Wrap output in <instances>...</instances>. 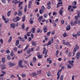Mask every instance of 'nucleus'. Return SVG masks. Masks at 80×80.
Listing matches in <instances>:
<instances>
[{"instance_id": "nucleus-26", "label": "nucleus", "mask_w": 80, "mask_h": 80, "mask_svg": "<svg viewBox=\"0 0 80 80\" xmlns=\"http://www.w3.org/2000/svg\"><path fill=\"white\" fill-rule=\"evenodd\" d=\"M58 53H59V52H58V50H57L56 51V53H55V55L56 57H58Z\"/></svg>"}, {"instance_id": "nucleus-36", "label": "nucleus", "mask_w": 80, "mask_h": 80, "mask_svg": "<svg viewBox=\"0 0 80 80\" xmlns=\"http://www.w3.org/2000/svg\"><path fill=\"white\" fill-rule=\"evenodd\" d=\"M37 32V33H40V32H42V30H40V29L39 28H38V29Z\"/></svg>"}, {"instance_id": "nucleus-63", "label": "nucleus", "mask_w": 80, "mask_h": 80, "mask_svg": "<svg viewBox=\"0 0 80 80\" xmlns=\"http://www.w3.org/2000/svg\"><path fill=\"white\" fill-rule=\"evenodd\" d=\"M58 19L57 18L55 20V22L56 23H58Z\"/></svg>"}, {"instance_id": "nucleus-53", "label": "nucleus", "mask_w": 80, "mask_h": 80, "mask_svg": "<svg viewBox=\"0 0 80 80\" xmlns=\"http://www.w3.org/2000/svg\"><path fill=\"white\" fill-rule=\"evenodd\" d=\"M36 75H37V74H36V73L35 72L32 73V76H33V77H35V76H36Z\"/></svg>"}, {"instance_id": "nucleus-28", "label": "nucleus", "mask_w": 80, "mask_h": 80, "mask_svg": "<svg viewBox=\"0 0 80 80\" xmlns=\"http://www.w3.org/2000/svg\"><path fill=\"white\" fill-rule=\"evenodd\" d=\"M72 5L73 6H75L77 5V2L76 1H74L72 2Z\"/></svg>"}, {"instance_id": "nucleus-35", "label": "nucleus", "mask_w": 80, "mask_h": 80, "mask_svg": "<svg viewBox=\"0 0 80 80\" xmlns=\"http://www.w3.org/2000/svg\"><path fill=\"white\" fill-rule=\"evenodd\" d=\"M8 64H9V66H10V67H12V66H13V64H12V62H9Z\"/></svg>"}, {"instance_id": "nucleus-62", "label": "nucleus", "mask_w": 80, "mask_h": 80, "mask_svg": "<svg viewBox=\"0 0 80 80\" xmlns=\"http://www.w3.org/2000/svg\"><path fill=\"white\" fill-rule=\"evenodd\" d=\"M6 52L7 53H10V50L9 49H8L6 51Z\"/></svg>"}, {"instance_id": "nucleus-57", "label": "nucleus", "mask_w": 80, "mask_h": 80, "mask_svg": "<svg viewBox=\"0 0 80 80\" xmlns=\"http://www.w3.org/2000/svg\"><path fill=\"white\" fill-rule=\"evenodd\" d=\"M22 29H24V28H25V25L24 24H23L22 26Z\"/></svg>"}, {"instance_id": "nucleus-39", "label": "nucleus", "mask_w": 80, "mask_h": 80, "mask_svg": "<svg viewBox=\"0 0 80 80\" xmlns=\"http://www.w3.org/2000/svg\"><path fill=\"white\" fill-rule=\"evenodd\" d=\"M11 56L12 57L14 56V53L13 51H11Z\"/></svg>"}, {"instance_id": "nucleus-33", "label": "nucleus", "mask_w": 80, "mask_h": 80, "mask_svg": "<svg viewBox=\"0 0 80 80\" xmlns=\"http://www.w3.org/2000/svg\"><path fill=\"white\" fill-rule=\"evenodd\" d=\"M44 12V11H43L42 10V9H40L39 10V13L40 14H42V13H43Z\"/></svg>"}, {"instance_id": "nucleus-30", "label": "nucleus", "mask_w": 80, "mask_h": 80, "mask_svg": "<svg viewBox=\"0 0 80 80\" xmlns=\"http://www.w3.org/2000/svg\"><path fill=\"white\" fill-rule=\"evenodd\" d=\"M72 35L73 37H75V38H77V34H73Z\"/></svg>"}, {"instance_id": "nucleus-40", "label": "nucleus", "mask_w": 80, "mask_h": 80, "mask_svg": "<svg viewBox=\"0 0 80 80\" xmlns=\"http://www.w3.org/2000/svg\"><path fill=\"white\" fill-rule=\"evenodd\" d=\"M63 75L61 76L59 79L60 80H63Z\"/></svg>"}, {"instance_id": "nucleus-34", "label": "nucleus", "mask_w": 80, "mask_h": 80, "mask_svg": "<svg viewBox=\"0 0 80 80\" xmlns=\"http://www.w3.org/2000/svg\"><path fill=\"white\" fill-rule=\"evenodd\" d=\"M22 18V22H25V15H24Z\"/></svg>"}, {"instance_id": "nucleus-4", "label": "nucleus", "mask_w": 80, "mask_h": 80, "mask_svg": "<svg viewBox=\"0 0 80 80\" xmlns=\"http://www.w3.org/2000/svg\"><path fill=\"white\" fill-rule=\"evenodd\" d=\"M45 53V55L44 56V57H47L48 55H47V53H48V51L47 50H46V49H45V48L44 47L43 48V50L42 52V53L44 54Z\"/></svg>"}, {"instance_id": "nucleus-24", "label": "nucleus", "mask_w": 80, "mask_h": 80, "mask_svg": "<svg viewBox=\"0 0 80 80\" xmlns=\"http://www.w3.org/2000/svg\"><path fill=\"white\" fill-rule=\"evenodd\" d=\"M43 19V17L42 16H40L38 18V20H39V21H41V20H42Z\"/></svg>"}, {"instance_id": "nucleus-27", "label": "nucleus", "mask_w": 80, "mask_h": 80, "mask_svg": "<svg viewBox=\"0 0 80 80\" xmlns=\"http://www.w3.org/2000/svg\"><path fill=\"white\" fill-rule=\"evenodd\" d=\"M12 37L11 36L9 38L8 40V42L10 43V42H11V41H12Z\"/></svg>"}, {"instance_id": "nucleus-61", "label": "nucleus", "mask_w": 80, "mask_h": 80, "mask_svg": "<svg viewBox=\"0 0 80 80\" xmlns=\"http://www.w3.org/2000/svg\"><path fill=\"white\" fill-rule=\"evenodd\" d=\"M61 22L62 24H64V20H62L61 21Z\"/></svg>"}, {"instance_id": "nucleus-9", "label": "nucleus", "mask_w": 80, "mask_h": 80, "mask_svg": "<svg viewBox=\"0 0 80 80\" xmlns=\"http://www.w3.org/2000/svg\"><path fill=\"white\" fill-rule=\"evenodd\" d=\"M80 57V52H78L76 54V57L78 60H79Z\"/></svg>"}, {"instance_id": "nucleus-16", "label": "nucleus", "mask_w": 80, "mask_h": 80, "mask_svg": "<svg viewBox=\"0 0 80 80\" xmlns=\"http://www.w3.org/2000/svg\"><path fill=\"white\" fill-rule=\"evenodd\" d=\"M6 68V66H5V65L4 64L2 65L1 67V69L2 70H4V69H5Z\"/></svg>"}, {"instance_id": "nucleus-5", "label": "nucleus", "mask_w": 80, "mask_h": 80, "mask_svg": "<svg viewBox=\"0 0 80 80\" xmlns=\"http://www.w3.org/2000/svg\"><path fill=\"white\" fill-rule=\"evenodd\" d=\"M22 62H23V61H22V60H20L18 62V65L19 67H21V68H23L24 66L22 65Z\"/></svg>"}, {"instance_id": "nucleus-51", "label": "nucleus", "mask_w": 80, "mask_h": 80, "mask_svg": "<svg viewBox=\"0 0 80 80\" xmlns=\"http://www.w3.org/2000/svg\"><path fill=\"white\" fill-rule=\"evenodd\" d=\"M50 33H51V32L50 31H49L47 33V36H49V35H50Z\"/></svg>"}, {"instance_id": "nucleus-48", "label": "nucleus", "mask_w": 80, "mask_h": 80, "mask_svg": "<svg viewBox=\"0 0 80 80\" xmlns=\"http://www.w3.org/2000/svg\"><path fill=\"white\" fill-rule=\"evenodd\" d=\"M22 78H25L26 77V75L25 74H22Z\"/></svg>"}, {"instance_id": "nucleus-64", "label": "nucleus", "mask_w": 80, "mask_h": 80, "mask_svg": "<svg viewBox=\"0 0 80 80\" xmlns=\"http://www.w3.org/2000/svg\"><path fill=\"white\" fill-rule=\"evenodd\" d=\"M35 3H36L37 5H39V2L36 1Z\"/></svg>"}, {"instance_id": "nucleus-25", "label": "nucleus", "mask_w": 80, "mask_h": 80, "mask_svg": "<svg viewBox=\"0 0 80 80\" xmlns=\"http://www.w3.org/2000/svg\"><path fill=\"white\" fill-rule=\"evenodd\" d=\"M46 74L49 77H50V76H52V74H51L50 72H47Z\"/></svg>"}, {"instance_id": "nucleus-38", "label": "nucleus", "mask_w": 80, "mask_h": 80, "mask_svg": "<svg viewBox=\"0 0 80 80\" xmlns=\"http://www.w3.org/2000/svg\"><path fill=\"white\" fill-rule=\"evenodd\" d=\"M48 14H47V13H45L44 15V18H47V17H48Z\"/></svg>"}, {"instance_id": "nucleus-13", "label": "nucleus", "mask_w": 80, "mask_h": 80, "mask_svg": "<svg viewBox=\"0 0 80 80\" xmlns=\"http://www.w3.org/2000/svg\"><path fill=\"white\" fill-rule=\"evenodd\" d=\"M16 25V24L13 23L11 24V26L13 28H15Z\"/></svg>"}, {"instance_id": "nucleus-50", "label": "nucleus", "mask_w": 80, "mask_h": 80, "mask_svg": "<svg viewBox=\"0 0 80 80\" xmlns=\"http://www.w3.org/2000/svg\"><path fill=\"white\" fill-rule=\"evenodd\" d=\"M13 21L14 22H17V19L16 18H15L13 19Z\"/></svg>"}, {"instance_id": "nucleus-10", "label": "nucleus", "mask_w": 80, "mask_h": 80, "mask_svg": "<svg viewBox=\"0 0 80 80\" xmlns=\"http://www.w3.org/2000/svg\"><path fill=\"white\" fill-rule=\"evenodd\" d=\"M68 63H69L72 66H73V63H74V61L73 60H72V61H70V60H69L68 61Z\"/></svg>"}, {"instance_id": "nucleus-17", "label": "nucleus", "mask_w": 80, "mask_h": 80, "mask_svg": "<svg viewBox=\"0 0 80 80\" xmlns=\"http://www.w3.org/2000/svg\"><path fill=\"white\" fill-rule=\"evenodd\" d=\"M32 45L34 46H35V45H37V42H36L35 41H32Z\"/></svg>"}, {"instance_id": "nucleus-32", "label": "nucleus", "mask_w": 80, "mask_h": 80, "mask_svg": "<svg viewBox=\"0 0 80 80\" xmlns=\"http://www.w3.org/2000/svg\"><path fill=\"white\" fill-rule=\"evenodd\" d=\"M49 22H50V23H54V20H53L52 21V19H50L49 20Z\"/></svg>"}, {"instance_id": "nucleus-56", "label": "nucleus", "mask_w": 80, "mask_h": 80, "mask_svg": "<svg viewBox=\"0 0 80 80\" xmlns=\"http://www.w3.org/2000/svg\"><path fill=\"white\" fill-rule=\"evenodd\" d=\"M72 80H75V76L73 75L72 77Z\"/></svg>"}, {"instance_id": "nucleus-12", "label": "nucleus", "mask_w": 80, "mask_h": 80, "mask_svg": "<svg viewBox=\"0 0 80 80\" xmlns=\"http://www.w3.org/2000/svg\"><path fill=\"white\" fill-rule=\"evenodd\" d=\"M43 29L44 30V33H46L47 32V26H45L44 27V28H43Z\"/></svg>"}, {"instance_id": "nucleus-29", "label": "nucleus", "mask_w": 80, "mask_h": 80, "mask_svg": "<svg viewBox=\"0 0 80 80\" xmlns=\"http://www.w3.org/2000/svg\"><path fill=\"white\" fill-rule=\"evenodd\" d=\"M59 14L61 15H62V13H63V10L62 9H61L60 10L59 12Z\"/></svg>"}, {"instance_id": "nucleus-1", "label": "nucleus", "mask_w": 80, "mask_h": 80, "mask_svg": "<svg viewBox=\"0 0 80 80\" xmlns=\"http://www.w3.org/2000/svg\"><path fill=\"white\" fill-rule=\"evenodd\" d=\"M53 38H52L48 42V44L46 45L45 44L44 45H43V47H46V46H49V45H50L51 44L53 43Z\"/></svg>"}, {"instance_id": "nucleus-8", "label": "nucleus", "mask_w": 80, "mask_h": 80, "mask_svg": "<svg viewBox=\"0 0 80 80\" xmlns=\"http://www.w3.org/2000/svg\"><path fill=\"white\" fill-rule=\"evenodd\" d=\"M18 13L17 14V15L18 16H22V11L20 10L19 9H18Z\"/></svg>"}, {"instance_id": "nucleus-54", "label": "nucleus", "mask_w": 80, "mask_h": 80, "mask_svg": "<svg viewBox=\"0 0 80 80\" xmlns=\"http://www.w3.org/2000/svg\"><path fill=\"white\" fill-rule=\"evenodd\" d=\"M2 19H3L4 20H6V18H5V16H4V15H3L2 16Z\"/></svg>"}, {"instance_id": "nucleus-31", "label": "nucleus", "mask_w": 80, "mask_h": 80, "mask_svg": "<svg viewBox=\"0 0 80 80\" xmlns=\"http://www.w3.org/2000/svg\"><path fill=\"white\" fill-rule=\"evenodd\" d=\"M62 36L63 37H67V33H65L63 34Z\"/></svg>"}, {"instance_id": "nucleus-2", "label": "nucleus", "mask_w": 80, "mask_h": 80, "mask_svg": "<svg viewBox=\"0 0 80 80\" xmlns=\"http://www.w3.org/2000/svg\"><path fill=\"white\" fill-rule=\"evenodd\" d=\"M77 50H79V47L78 45H76L75 47L74 48L73 56H74V55H75V52H77Z\"/></svg>"}, {"instance_id": "nucleus-52", "label": "nucleus", "mask_w": 80, "mask_h": 80, "mask_svg": "<svg viewBox=\"0 0 80 80\" xmlns=\"http://www.w3.org/2000/svg\"><path fill=\"white\" fill-rule=\"evenodd\" d=\"M2 2L3 3H6V0H2Z\"/></svg>"}, {"instance_id": "nucleus-44", "label": "nucleus", "mask_w": 80, "mask_h": 80, "mask_svg": "<svg viewBox=\"0 0 80 80\" xmlns=\"http://www.w3.org/2000/svg\"><path fill=\"white\" fill-rule=\"evenodd\" d=\"M7 58L8 60H10L11 59V58L10 57V56H9V55H8L7 56Z\"/></svg>"}, {"instance_id": "nucleus-42", "label": "nucleus", "mask_w": 80, "mask_h": 80, "mask_svg": "<svg viewBox=\"0 0 80 80\" xmlns=\"http://www.w3.org/2000/svg\"><path fill=\"white\" fill-rule=\"evenodd\" d=\"M42 72V70H39V71H38V72H37V73L38 74H41V72Z\"/></svg>"}, {"instance_id": "nucleus-46", "label": "nucleus", "mask_w": 80, "mask_h": 80, "mask_svg": "<svg viewBox=\"0 0 80 80\" xmlns=\"http://www.w3.org/2000/svg\"><path fill=\"white\" fill-rule=\"evenodd\" d=\"M16 18V20L17 22H18V21H19V20H20V18H19V17L18 16Z\"/></svg>"}, {"instance_id": "nucleus-22", "label": "nucleus", "mask_w": 80, "mask_h": 80, "mask_svg": "<svg viewBox=\"0 0 80 80\" xmlns=\"http://www.w3.org/2000/svg\"><path fill=\"white\" fill-rule=\"evenodd\" d=\"M41 10L43 11L44 12H45V7H44V6H43L41 7Z\"/></svg>"}, {"instance_id": "nucleus-21", "label": "nucleus", "mask_w": 80, "mask_h": 80, "mask_svg": "<svg viewBox=\"0 0 80 80\" xmlns=\"http://www.w3.org/2000/svg\"><path fill=\"white\" fill-rule=\"evenodd\" d=\"M11 12H12V11H9L7 13V15L8 16V17H10V13H11Z\"/></svg>"}, {"instance_id": "nucleus-60", "label": "nucleus", "mask_w": 80, "mask_h": 80, "mask_svg": "<svg viewBox=\"0 0 80 80\" xmlns=\"http://www.w3.org/2000/svg\"><path fill=\"white\" fill-rule=\"evenodd\" d=\"M77 35L80 36V31L78 32L77 33Z\"/></svg>"}, {"instance_id": "nucleus-49", "label": "nucleus", "mask_w": 80, "mask_h": 80, "mask_svg": "<svg viewBox=\"0 0 80 80\" xmlns=\"http://www.w3.org/2000/svg\"><path fill=\"white\" fill-rule=\"evenodd\" d=\"M33 61L34 62H36V60H37V58H36L34 57L33 58Z\"/></svg>"}, {"instance_id": "nucleus-41", "label": "nucleus", "mask_w": 80, "mask_h": 80, "mask_svg": "<svg viewBox=\"0 0 80 80\" xmlns=\"http://www.w3.org/2000/svg\"><path fill=\"white\" fill-rule=\"evenodd\" d=\"M35 28H32V33H35Z\"/></svg>"}, {"instance_id": "nucleus-59", "label": "nucleus", "mask_w": 80, "mask_h": 80, "mask_svg": "<svg viewBox=\"0 0 80 80\" xmlns=\"http://www.w3.org/2000/svg\"><path fill=\"white\" fill-rule=\"evenodd\" d=\"M14 50L15 52H17V48L16 47H15L14 48Z\"/></svg>"}, {"instance_id": "nucleus-7", "label": "nucleus", "mask_w": 80, "mask_h": 80, "mask_svg": "<svg viewBox=\"0 0 80 80\" xmlns=\"http://www.w3.org/2000/svg\"><path fill=\"white\" fill-rule=\"evenodd\" d=\"M63 44L65 45H68L69 47H71L72 46L68 42H63Z\"/></svg>"}, {"instance_id": "nucleus-45", "label": "nucleus", "mask_w": 80, "mask_h": 80, "mask_svg": "<svg viewBox=\"0 0 80 80\" xmlns=\"http://www.w3.org/2000/svg\"><path fill=\"white\" fill-rule=\"evenodd\" d=\"M5 58H3L2 59V61L3 63H5Z\"/></svg>"}, {"instance_id": "nucleus-43", "label": "nucleus", "mask_w": 80, "mask_h": 80, "mask_svg": "<svg viewBox=\"0 0 80 80\" xmlns=\"http://www.w3.org/2000/svg\"><path fill=\"white\" fill-rule=\"evenodd\" d=\"M31 32V31L30 32H28L27 33V36H28V37H30V32Z\"/></svg>"}, {"instance_id": "nucleus-20", "label": "nucleus", "mask_w": 80, "mask_h": 80, "mask_svg": "<svg viewBox=\"0 0 80 80\" xmlns=\"http://www.w3.org/2000/svg\"><path fill=\"white\" fill-rule=\"evenodd\" d=\"M70 25H68L66 27L67 30H70Z\"/></svg>"}, {"instance_id": "nucleus-55", "label": "nucleus", "mask_w": 80, "mask_h": 80, "mask_svg": "<svg viewBox=\"0 0 80 80\" xmlns=\"http://www.w3.org/2000/svg\"><path fill=\"white\" fill-rule=\"evenodd\" d=\"M29 22L31 24H33V22L32 21H31V19L29 20Z\"/></svg>"}, {"instance_id": "nucleus-3", "label": "nucleus", "mask_w": 80, "mask_h": 80, "mask_svg": "<svg viewBox=\"0 0 80 80\" xmlns=\"http://www.w3.org/2000/svg\"><path fill=\"white\" fill-rule=\"evenodd\" d=\"M77 23H78V21L77 20L75 21H72L71 22V26H75L77 24Z\"/></svg>"}, {"instance_id": "nucleus-47", "label": "nucleus", "mask_w": 80, "mask_h": 80, "mask_svg": "<svg viewBox=\"0 0 80 80\" xmlns=\"http://www.w3.org/2000/svg\"><path fill=\"white\" fill-rule=\"evenodd\" d=\"M38 57L39 58H42V55H39L38 56Z\"/></svg>"}, {"instance_id": "nucleus-58", "label": "nucleus", "mask_w": 80, "mask_h": 80, "mask_svg": "<svg viewBox=\"0 0 80 80\" xmlns=\"http://www.w3.org/2000/svg\"><path fill=\"white\" fill-rule=\"evenodd\" d=\"M71 54H72V53H71V52H69L68 54V56L69 57H70V56H71Z\"/></svg>"}, {"instance_id": "nucleus-37", "label": "nucleus", "mask_w": 80, "mask_h": 80, "mask_svg": "<svg viewBox=\"0 0 80 80\" xmlns=\"http://www.w3.org/2000/svg\"><path fill=\"white\" fill-rule=\"evenodd\" d=\"M22 3H23V2H19V5L18 6V7H20V6H21V5H22Z\"/></svg>"}, {"instance_id": "nucleus-11", "label": "nucleus", "mask_w": 80, "mask_h": 80, "mask_svg": "<svg viewBox=\"0 0 80 80\" xmlns=\"http://www.w3.org/2000/svg\"><path fill=\"white\" fill-rule=\"evenodd\" d=\"M62 3H63L62 2H58L57 5V8H58L59 6L61 7V6H62Z\"/></svg>"}, {"instance_id": "nucleus-15", "label": "nucleus", "mask_w": 80, "mask_h": 80, "mask_svg": "<svg viewBox=\"0 0 80 80\" xmlns=\"http://www.w3.org/2000/svg\"><path fill=\"white\" fill-rule=\"evenodd\" d=\"M30 45H27L25 48L24 51V52H26V51H27V48H28L29 47Z\"/></svg>"}, {"instance_id": "nucleus-23", "label": "nucleus", "mask_w": 80, "mask_h": 80, "mask_svg": "<svg viewBox=\"0 0 80 80\" xmlns=\"http://www.w3.org/2000/svg\"><path fill=\"white\" fill-rule=\"evenodd\" d=\"M19 40H17L16 42V46H18L19 44Z\"/></svg>"}, {"instance_id": "nucleus-18", "label": "nucleus", "mask_w": 80, "mask_h": 80, "mask_svg": "<svg viewBox=\"0 0 80 80\" xmlns=\"http://www.w3.org/2000/svg\"><path fill=\"white\" fill-rule=\"evenodd\" d=\"M34 49L33 48H31L29 51H28L27 52V53H28V54L29 53H30V52H32V51H33V50Z\"/></svg>"}, {"instance_id": "nucleus-14", "label": "nucleus", "mask_w": 80, "mask_h": 80, "mask_svg": "<svg viewBox=\"0 0 80 80\" xmlns=\"http://www.w3.org/2000/svg\"><path fill=\"white\" fill-rule=\"evenodd\" d=\"M18 38L19 39V40H20V41H22L23 42H25V39H24V38H22L21 37H19Z\"/></svg>"}, {"instance_id": "nucleus-19", "label": "nucleus", "mask_w": 80, "mask_h": 80, "mask_svg": "<svg viewBox=\"0 0 80 80\" xmlns=\"http://www.w3.org/2000/svg\"><path fill=\"white\" fill-rule=\"evenodd\" d=\"M71 7H72V6H69L68 7V10H70L71 9L72 12H73V9L72 8H72H71Z\"/></svg>"}, {"instance_id": "nucleus-6", "label": "nucleus", "mask_w": 80, "mask_h": 80, "mask_svg": "<svg viewBox=\"0 0 80 80\" xmlns=\"http://www.w3.org/2000/svg\"><path fill=\"white\" fill-rule=\"evenodd\" d=\"M61 72H62V69H61L60 70H59L58 72L57 73V76L58 77L57 78V80H58L59 78H60V73H61Z\"/></svg>"}]
</instances>
